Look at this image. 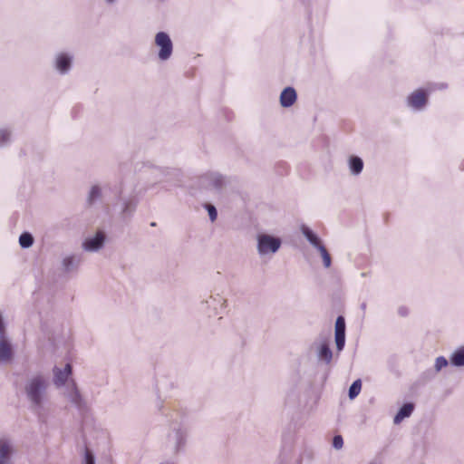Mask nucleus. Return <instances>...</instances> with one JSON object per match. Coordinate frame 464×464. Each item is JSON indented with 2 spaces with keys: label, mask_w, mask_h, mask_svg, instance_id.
<instances>
[{
  "label": "nucleus",
  "mask_w": 464,
  "mask_h": 464,
  "mask_svg": "<svg viewBox=\"0 0 464 464\" xmlns=\"http://www.w3.org/2000/svg\"><path fill=\"white\" fill-rule=\"evenodd\" d=\"M302 232L306 239L313 245L315 248L319 249V246H323L319 237L314 234V232L305 226L302 227Z\"/></svg>",
  "instance_id": "4468645a"
},
{
  "label": "nucleus",
  "mask_w": 464,
  "mask_h": 464,
  "mask_svg": "<svg viewBox=\"0 0 464 464\" xmlns=\"http://www.w3.org/2000/svg\"><path fill=\"white\" fill-rule=\"evenodd\" d=\"M64 395L68 398V400L73 403L77 407H82V396L77 390L76 384L73 381L67 384L66 392Z\"/></svg>",
  "instance_id": "1a4fd4ad"
},
{
  "label": "nucleus",
  "mask_w": 464,
  "mask_h": 464,
  "mask_svg": "<svg viewBox=\"0 0 464 464\" xmlns=\"http://www.w3.org/2000/svg\"><path fill=\"white\" fill-rule=\"evenodd\" d=\"M10 132L6 130H0V143H5L9 140Z\"/></svg>",
  "instance_id": "bb28decb"
},
{
  "label": "nucleus",
  "mask_w": 464,
  "mask_h": 464,
  "mask_svg": "<svg viewBox=\"0 0 464 464\" xmlns=\"http://www.w3.org/2000/svg\"><path fill=\"white\" fill-rule=\"evenodd\" d=\"M362 382L360 379L354 381L349 389L350 399H354L361 392Z\"/></svg>",
  "instance_id": "aec40b11"
},
{
  "label": "nucleus",
  "mask_w": 464,
  "mask_h": 464,
  "mask_svg": "<svg viewBox=\"0 0 464 464\" xmlns=\"http://www.w3.org/2000/svg\"><path fill=\"white\" fill-rule=\"evenodd\" d=\"M296 98L295 90L292 87H286L280 94V104L285 108L290 107L295 102Z\"/></svg>",
  "instance_id": "9d476101"
},
{
  "label": "nucleus",
  "mask_w": 464,
  "mask_h": 464,
  "mask_svg": "<svg viewBox=\"0 0 464 464\" xmlns=\"http://www.w3.org/2000/svg\"><path fill=\"white\" fill-rule=\"evenodd\" d=\"M399 314L402 316L406 315L408 314L407 309L405 307H401L399 309Z\"/></svg>",
  "instance_id": "c756f323"
},
{
  "label": "nucleus",
  "mask_w": 464,
  "mask_h": 464,
  "mask_svg": "<svg viewBox=\"0 0 464 464\" xmlns=\"http://www.w3.org/2000/svg\"><path fill=\"white\" fill-rule=\"evenodd\" d=\"M73 260H74V258L72 256H68L63 259V266L66 270H70L71 266H72V264H73Z\"/></svg>",
  "instance_id": "c85d7f7f"
},
{
  "label": "nucleus",
  "mask_w": 464,
  "mask_h": 464,
  "mask_svg": "<svg viewBox=\"0 0 464 464\" xmlns=\"http://www.w3.org/2000/svg\"><path fill=\"white\" fill-rule=\"evenodd\" d=\"M85 464H95L94 457L89 450L85 452Z\"/></svg>",
  "instance_id": "cd10ccee"
},
{
  "label": "nucleus",
  "mask_w": 464,
  "mask_h": 464,
  "mask_svg": "<svg viewBox=\"0 0 464 464\" xmlns=\"http://www.w3.org/2000/svg\"><path fill=\"white\" fill-rule=\"evenodd\" d=\"M335 343L338 351H342L345 343V320L338 316L335 322Z\"/></svg>",
  "instance_id": "423d86ee"
},
{
  "label": "nucleus",
  "mask_w": 464,
  "mask_h": 464,
  "mask_svg": "<svg viewBox=\"0 0 464 464\" xmlns=\"http://www.w3.org/2000/svg\"><path fill=\"white\" fill-rule=\"evenodd\" d=\"M104 235L98 232L94 237L87 238L83 243V248L87 251H97L104 243Z\"/></svg>",
  "instance_id": "9b49d317"
},
{
  "label": "nucleus",
  "mask_w": 464,
  "mask_h": 464,
  "mask_svg": "<svg viewBox=\"0 0 464 464\" xmlns=\"http://www.w3.org/2000/svg\"><path fill=\"white\" fill-rule=\"evenodd\" d=\"M343 440L341 435H335L333 440V446L336 450H340L343 448Z\"/></svg>",
  "instance_id": "393cba45"
},
{
  "label": "nucleus",
  "mask_w": 464,
  "mask_h": 464,
  "mask_svg": "<svg viewBox=\"0 0 464 464\" xmlns=\"http://www.w3.org/2000/svg\"><path fill=\"white\" fill-rule=\"evenodd\" d=\"M257 241V249L260 255L276 253L281 246L279 238L266 234L259 235Z\"/></svg>",
  "instance_id": "f03ea898"
},
{
  "label": "nucleus",
  "mask_w": 464,
  "mask_h": 464,
  "mask_svg": "<svg viewBox=\"0 0 464 464\" xmlns=\"http://www.w3.org/2000/svg\"><path fill=\"white\" fill-rule=\"evenodd\" d=\"M155 41L157 45L160 47V58H169L172 53V43L169 36L166 33L160 32L157 34Z\"/></svg>",
  "instance_id": "20e7f679"
},
{
  "label": "nucleus",
  "mask_w": 464,
  "mask_h": 464,
  "mask_svg": "<svg viewBox=\"0 0 464 464\" xmlns=\"http://www.w3.org/2000/svg\"><path fill=\"white\" fill-rule=\"evenodd\" d=\"M318 251L322 256L324 266L329 267L331 266V256L326 248L324 247V246H319Z\"/></svg>",
  "instance_id": "4be33fe9"
},
{
  "label": "nucleus",
  "mask_w": 464,
  "mask_h": 464,
  "mask_svg": "<svg viewBox=\"0 0 464 464\" xmlns=\"http://www.w3.org/2000/svg\"><path fill=\"white\" fill-rule=\"evenodd\" d=\"M206 180L209 181V184L206 185L207 187L211 186L214 188L219 189L223 186V178L218 174H210L205 178L204 183Z\"/></svg>",
  "instance_id": "dca6fc26"
},
{
  "label": "nucleus",
  "mask_w": 464,
  "mask_h": 464,
  "mask_svg": "<svg viewBox=\"0 0 464 464\" xmlns=\"http://www.w3.org/2000/svg\"><path fill=\"white\" fill-rule=\"evenodd\" d=\"M72 373V366L70 363H67L64 368L62 370L58 367H54L53 369V383L57 387H61L65 384L68 377Z\"/></svg>",
  "instance_id": "6e6552de"
},
{
  "label": "nucleus",
  "mask_w": 464,
  "mask_h": 464,
  "mask_svg": "<svg viewBox=\"0 0 464 464\" xmlns=\"http://www.w3.org/2000/svg\"><path fill=\"white\" fill-rule=\"evenodd\" d=\"M427 102V93L423 90H417L408 97V104L416 109H422Z\"/></svg>",
  "instance_id": "0eeeda50"
},
{
  "label": "nucleus",
  "mask_w": 464,
  "mask_h": 464,
  "mask_svg": "<svg viewBox=\"0 0 464 464\" xmlns=\"http://www.w3.org/2000/svg\"><path fill=\"white\" fill-rule=\"evenodd\" d=\"M15 448L12 441L6 439L0 440V464H11L15 454Z\"/></svg>",
  "instance_id": "39448f33"
},
{
  "label": "nucleus",
  "mask_w": 464,
  "mask_h": 464,
  "mask_svg": "<svg viewBox=\"0 0 464 464\" xmlns=\"http://www.w3.org/2000/svg\"><path fill=\"white\" fill-rule=\"evenodd\" d=\"M349 166L351 172L354 175H358L362 170L363 162L361 158L353 156L349 160Z\"/></svg>",
  "instance_id": "2eb2a0df"
},
{
  "label": "nucleus",
  "mask_w": 464,
  "mask_h": 464,
  "mask_svg": "<svg viewBox=\"0 0 464 464\" xmlns=\"http://www.w3.org/2000/svg\"><path fill=\"white\" fill-rule=\"evenodd\" d=\"M101 196V188L98 186H93L90 191L88 201L89 203H92L96 198Z\"/></svg>",
  "instance_id": "5701e85b"
},
{
  "label": "nucleus",
  "mask_w": 464,
  "mask_h": 464,
  "mask_svg": "<svg viewBox=\"0 0 464 464\" xmlns=\"http://www.w3.org/2000/svg\"><path fill=\"white\" fill-rule=\"evenodd\" d=\"M55 68L64 73L71 68V60H56Z\"/></svg>",
  "instance_id": "412c9836"
},
{
  "label": "nucleus",
  "mask_w": 464,
  "mask_h": 464,
  "mask_svg": "<svg viewBox=\"0 0 464 464\" xmlns=\"http://www.w3.org/2000/svg\"><path fill=\"white\" fill-rule=\"evenodd\" d=\"M448 361L443 357L440 356L436 359L435 368L437 371H440L443 367L447 366Z\"/></svg>",
  "instance_id": "b1692460"
},
{
  "label": "nucleus",
  "mask_w": 464,
  "mask_h": 464,
  "mask_svg": "<svg viewBox=\"0 0 464 464\" xmlns=\"http://www.w3.org/2000/svg\"><path fill=\"white\" fill-rule=\"evenodd\" d=\"M57 58L63 59V58H69V57H68L67 55L61 54V55H59Z\"/></svg>",
  "instance_id": "7c9ffc66"
},
{
  "label": "nucleus",
  "mask_w": 464,
  "mask_h": 464,
  "mask_svg": "<svg viewBox=\"0 0 464 464\" xmlns=\"http://www.w3.org/2000/svg\"><path fill=\"white\" fill-rule=\"evenodd\" d=\"M13 355L10 343L5 338V326L0 314V362H6L11 360Z\"/></svg>",
  "instance_id": "7ed1b4c3"
},
{
  "label": "nucleus",
  "mask_w": 464,
  "mask_h": 464,
  "mask_svg": "<svg viewBox=\"0 0 464 464\" xmlns=\"http://www.w3.org/2000/svg\"><path fill=\"white\" fill-rule=\"evenodd\" d=\"M318 357L319 359L324 361L326 363H329L333 358V353L330 350L328 344L323 343L320 346L319 352H318Z\"/></svg>",
  "instance_id": "f3484780"
},
{
  "label": "nucleus",
  "mask_w": 464,
  "mask_h": 464,
  "mask_svg": "<svg viewBox=\"0 0 464 464\" xmlns=\"http://www.w3.org/2000/svg\"><path fill=\"white\" fill-rule=\"evenodd\" d=\"M302 232L306 239L313 245L315 248L319 249V246H323L319 237L314 234V232L305 226L302 227Z\"/></svg>",
  "instance_id": "ddd939ff"
},
{
  "label": "nucleus",
  "mask_w": 464,
  "mask_h": 464,
  "mask_svg": "<svg viewBox=\"0 0 464 464\" xmlns=\"http://www.w3.org/2000/svg\"><path fill=\"white\" fill-rule=\"evenodd\" d=\"M47 387V380L42 375L33 376L27 381L24 391L33 408L37 410L42 408L46 398Z\"/></svg>",
  "instance_id": "f257e3e1"
},
{
  "label": "nucleus",
  "mask_w": 464,
  "mask_h": 464,
  "mask_svg": "<svg viewBox=\"0 0 464 464\" xmlns=\"http://www.w3.org/2000/svg\"><path fill=\"white\" fill-rule=\"evenodd\" d=\"M207 209H208L210 220L215 221L217 219V216H218L216 208L212 205H208Z\"/></svg>",
  "instance_id": "a878e982"
},
{
  "label": "nucleus",
  "mask_w": 464,
  "mask_h": 464,
  "mask_svg": "<svg viewBox=\"0 0 464 464\" xmlns=\"http://www.w3.org/2000/svg\"><path fill=\"white\" fill-rule=\"evenodd\" d=\"M414 406L412 403L404 404L393 419L395 424H399L404 418L410 417L412 413Z\"/></svg>",
  "instance_id": "f8f14e48"
},
{
  "label": "nucleus",
  "mask_w": 464,
  "mask_h": 464,
  "mask_svg": "<svg viewBox=\"0 0 464 464\" xmlns=\"http://www.w3.org/2000/svg\"><path fill=\"white\" fill-rule=\"evenodd\" d=\"M34 243V237L30 233L24 232L19 237V244L23 248L30 247Z\"/></svg>",
  "instance_id": "6ab92c4d"
},
{
  "label": "nucleus",
  "mask_w": 464,
  "mask_h": 464,
  "mask_svg": "<svg viewBox=\"0 0 464 464\" xmlns=\"http://www.w3.org/2000/svg\"><path fill=\"white\" fill-rule=\"evenodd\" d=\"M451 363L455 366H463L464 365V347L456 351L451 358Z\"/></svg>",
  "instance_id": "a211bd4d"
}]
</instances>
